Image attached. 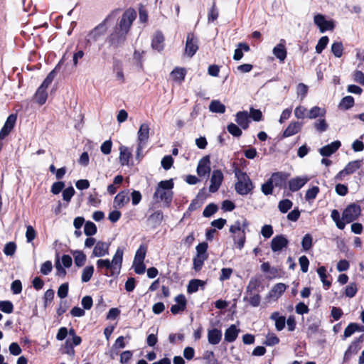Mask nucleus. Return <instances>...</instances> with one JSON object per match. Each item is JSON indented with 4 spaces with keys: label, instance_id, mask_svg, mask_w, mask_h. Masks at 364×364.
<instances>
[{
    "label": "nucleus",
    "instance_id": "nucleus-1",
    "mask_svg": "<svg viewBox=\"0 0 364 364\" xmlns=\"http://www.w3.org/2000/svg\"><path fill=\"white\" fill-rule=\"evenodd\" d=\"M136 18V12L134 9H127L122 14L119 23L114 27L112 32L107 37L106 41L113 49L122 47L127 41L134 21Z\"/></svg>",
    "mask_w": 364,
    "mask_h": 364
},
{
    "label": "nucleus",
    "instance_id": "nucleus-2",
    "mask_svg": "<svg viewBox=\"0 0 364 364\" xmlns=\"http://www.w3.org/2000/svg\"><path fill=\"white\" fill-rule=\"evenodd\" d=\"M123 255V249L118 247L111 261L109 259H99L96 262L97 272L106 277H117L121 272Z\"/></svg>",
    "mask_w": 364,
    "mask_h": 364
},
{
    "label": "nucleus",
    "instance_id": "nucleus-3",
    "mask_svg": "<svg viewBox=\"0 0 364 364\" xmlns=\"http://www.w3.org/2000/svg\"><path fill=\"white\" fill-rule=\"evenodd\" d=\"M235 175L237 178V181L235 184L236 192L241 196H246L251 193L255 186L247 173L236 168Z\"/></svg>",
    "mask_w": 364,
    "mask_h": 364
},
{
    "label": "nucleus",
    "instance_id": "nucleus-4",
    "mask_svg": "<svg viewBox=\"0 0 364 364\" xmlns=\"http://www.w3.org/2000/svg\"><path fill=\"white\" fill-rule=\"evenodd\" d=\"M119 11V9L113 11L100 24H98L89 32L87 36V41L88 43H95L100 40V38L105 34L107 30V28L106 26L107 22L112 18V16L114 14H117Z\"/></svg>",
    "mask_w": 364,
    "mask_h": 364
},
{
    "label": "nucleus",
    "instance_id": "nucleus-5",
    "mask_svg": "<svg viewBox=\"0 0 364 364\" xmlns=\"http://www.w3.org/2000/svg\"><path fill=\"white\" fill-rule=\"evenodd\" d=\"M361 214L360 206L356 203L348 205L343 211L342 218L346 223H350L356 220Z\"/></svg>",
    "mask_w": 364,
    "mask_h": 364
},
{
    "label": "nucleus",
    "instance_id": "nucleus-6",
    "mask_svg": "<svg viewBox=\"0 0 364 364\" xmlns=\"http://www.w3.org/2000/svg\"><path fill=\"white\" fill-rule=\"evenodd\" d=\"M173 197V191H164L159 186L156 187L153 196L156 202L163 201L166 207L171 205Z\"/></svg>",
    "mask_w": 364,
    "mask_h": 364
},
{
    "label": "nucleus",
    "instance_id": "nucleus-7",
    "mask_svg": "<svg viewBox=\"0 0 364 364\" xmlns=\"http://www.w3.org/2000/svg\"><path fill=\"white\" fill-rule=\"evenodd\" d=\"M290 173L284 171H277L272 173L270 179L275 187L279 188H286Z\"/></svg>",
    "mask_w": 364,
    "mask_h": 364
},
{
    "label": "nucleus",
    "instance_id": "nucleus-8",
    "mask_svg": "<svg viewBox=\"0 0 364 364\" xmlns=\"http://www.w3.org/2000/svg\"><path fill=\"white\" fill-rule=\"evenodd\" d=\"M314 23L319 28L321 33H324L326 31H333L335 28V24L332 20H326L325 16L322 14H316L314 18Z\"/></svg>",
    "mask_w": 364,
    "mask_h": 364
},
{
    "label": "nucleus",
    "instance_id": "nucleus-9",
    "mask_svg": "<svg viewBox=\"0 0 364 364\" xmlns=\"http://www.w3.org/2000/svg\"><path fill=\"white\" fill-rule=\"evenodd\" d=\"M149 127L147 124H141L138 131V154L142 152L144 145L149 137Z\"/></svg>",
    "mask_w": 364,
    "mask_h": 364
},
{
    "label": "nucleus",
    "instance_id": "nucleus-10",
    "mask_svg": "<svg viewBox=\"0 0 364 364\" xmlns=\"http://www.w3.org/2000/svg\"><path fill=\"white\" fill-rule=\"evenodd\" d=\"M198 39L194 33H188L186 37L185 52L188 57H193L198 50Z\"/></svg>",
    "mask_w": 364,
    "mask_h": 364
},
{
    "label": "nucleus",
    "instance_id": "nucleus-11",
    "mask_svg": "<svg viewBox=\"0 0 364 364\" xmlns=\"http://www.w3.org/2000/svg\"><path fill=\"white\" fill-rule=\"evenodd\" d=\"M17 119V116L15 114H11L8 117L7 119L0 130V140L4 139L5 137H6L11 130L14 129L16 122Z\"/></svg>",
    "mask_w": 364,
    "mask_h": 364
},
{
    "label": "nucleus",
    "instance_id": "nucleus-12",
    "mask_svg": "<svg viewBox=\"0 0 364 364\" xmlns=\"http://www.w3.org/2000/svg\"><path fill=\"white\" fill-rule=\"evenodd\" d=\"M309 178L307 176H296L291 179H288L287 186L290 191L296 192L300 190L307 182Z\"/></svg>",
    "mask_w": 364,
    "mask_h": 364
},
{
    "label": "nucleus",
    "instance_id": "nucleus-13",
    "mask_svg": "<svg viewBox=\"0 0 364 364\" xmlns=\"http://www.w3.org/2000/svg\"><path fill=\"white\" fill-rule=\"evenodd\" d=\"M223 174L220 170H214L210 178V185L209 186V191L211 193L216 192L220 187L223 181Z\"/></svg>",
    "mask_w": 364,
    "mask_h": 364
},
{
    "label": "nucleus",
    "instance_id": "nucleus-14",
    "mask_svg": "<svg viewBox=\"0 0 364 364\" xmlns=\"http://www.w3.org/2000/svg\"><path fill=\"white\" fill-rule=\"evenodd\" d=\"M210 170V156L206 155L199 161L196 171L198 175L202 177L208 175Z\"/></svg>",
    "mask_w": 364,
    "mask_h": 364
},
{
    "label": "nucleus",
    "instance_id": "nucleus-15",
    "mask_svg": "<svg viewBox=\"0 0 364 364\" xmlns=\"http://www.w3.org/2000/svg\"><path fill=\"white\" fill-rule=\"evenodd\" d=\"M174 301L177 304L172 305L170 309L171 312L173 314L176 315L179 314L180 312L185 311L187 306V300L183 294H180L177 295L174 298Z\"/></svg>",
    "mask_w": 364,
    "mask_h": 364
},
{
    "label": "nucleus",
    "instance_id": "nucleus-16",
    "mask_svg": "<svg viewBox=\"0 0 364 364\" xmlns=\"http://www.w3.org/2000/svg\"><path fill=\"white\" fill-rule=\"evenodd\" d=\"M288 240L283 235H276L271 241V248L273 252L281 251L283 248L287 247Z\"/></svg>",
    "mask_w": 364,
    "mask_h": 364
},
{
    "label": "nucleus",
    "instance_id": "nucleus-17",
    "mask_svg": "<svg viewBox=\"0 0 364 364\" xmlns=\"http://www.w3.org/2000/svg\"><path fill=\"white\" fill-rule=\"evenodd\" d=\"M341 146V143L340 141L336 140L333 141L332 143L323 146L319 149V153L321 156L328 157L331 156L333 154L336 152V151Z\"/></svg>",
    "mask_w": 364,
    "mask_h": 364
},
{
    "label": "nucleus",
    "instance_id": "nucleus-18",
    "mask_svg": "<svg viewBox=\"0 0 364 364\" xmlns=\"http://www.w3.org/2000/svg\"><path fill=\"white\" fill-rule=\"evenodd\" d=\"M262 297L259 292L251 291L247 292L245 290V295L243 297V301L247 302L252 307H257L259 306Z\"/></svg>",
    "mask_w": 364,
    "mask_h": 364
},
{
    "label": "nucleus",
    "instance_id": "nucleus-19",
    "mask_svg": "<svg viewBox=\"0 0 364 364\" xmlns=\"http://www.w3.org/2000/svg\"><path fill=\"white\" fill-rule=\"evenodd\" d=\"M164 41L165 38L163 33L161 31H157L151 41L152 48L159 52L163 50L164 48Z\"/></svg>",
    "mask_w": 364,
    "mask_h": 364
},
{
    "label": "nucleus",
    "instance_id": "nucleus-20",
    "mask_svg": "<svg viewBox=\"0 0 364 364\" xmlns=\"http://www.w3.org/2000/svg\"><path fill=\"white\" fill-rule=\"evenodd\" d=\"M129 196L127 191H120L114 200V207L115 208H121L129 202Z\"/></svg>",
    "mask_w": 364,
    "mask_h": 364
},
{
    "label": "nucleus",
    "instance_id": "nucleus-21",
    "mask_svg": "<svg viewBox=\"0 0 364 364\" xmlns=\"http://www.w3.org/2000/svg\"><path fill=\"white\" fill-rule=\"evenodd\" d=\"M109 243L98 241L94 249L92 254L95 257H103L109 253Z\"/></svg>",
    "mask_w": 364,
    "mask_h": 364
},
{
    "label": "nucleus",
    "instance_id": "nucleus-22",
    "mask_svg": "<svg viewBox=\"0 0 364 364\" xmlns=\"http://www.w3.org/2000/svg\"><path fill=\"white\" fill-rule=\"evenodd\" d=\"M222 331L218 328H212L208 331V341L211 345L218 344L222 339Z\"/></svg>",
    "mask_w": 364,
    "mask_h": 364
},
{
    "label": "nucleus",
    "instance_id": "nucleus-23",
    "mask_svg": "<svg viewBox=\"0 0 364 364\" xmlns=\"http://www.w3.org/2000/svg\"><path fill=\"white\" fill-rule=\"evenodd\" d=\"M301 128V125L298 122H291L282 134V138H287L297 134Z\"/></svg>",
    "mask_w": 364,
    "mask_h": 364
},
{
    "label": "nucleus",
    "instance_id": "nucleus-24",
    "mask_svg": "<svg viewBox=\"0 0 364 364\" xmlns=\"http://www.w3.org/2000/svg\"><path fill=\"white\" fill-rule=\"evenodd\" d=\"M240 330L237 328L236 326L232 324L225 331V341L228 343L234 342L238 336Z\"/></svg>",
    "mask_w": 364,
    "mask_h": 364
},
{
    "label": "nucleus",
    "instance_id": "nucleus-25",
    "mask_svg": "<svg viewBox=\"0 0 364 364\" xmlns=\"http://www.w3.org/2000/svg\"><path fill=\"white\" fill-rule=\"evenodd\" d=\"M236 122L243 129H247L249 127V115L247 112H238L236 114Z\"/></svg>",
    "mask_w": 364,
    "mask_h": 364
},
{
    "label": "nucleus",
    "instance_id": "nucleus-26",
    "mask_svg": "<svg viewBox=\"0 0 364 364\" xmlns=\"http://www.w3.org/2000/svg\"><path fill=\"white\" fill-rule=\"evenodd\" d=\"M119 162L122 166H125L129 164V159L132 156V154L128 147L124 146H121L119 147Z\"/></svg>",
    "mask_w": 364,
    "mask_h": 364
},
{
    "label": "nucleus",
    "instance_id": "nucleus-27",
    "mask_svg": "<svg viewBox=\"0 0 364 364\" xmlns=\"http://www.w3.org/2000/svg\"><path fill=\"white\" fill-rule=\"evenodd\" d=\"M270 319L275 321V328L278 331L284 328L286 318L284 316H279V313L278 311L273 312L270 316Z\"/></svg>",
    "mask_w": 364,
    "mask_h": 364
},
{
    "label": "nucleus",
    "instance_id": "nucleus-28",
    "mask_svg": "<svg viewBox=\"0 0 364 364\" xmlns=\"http://www.w3.org/2000/svg\"><path fill=\"white\" fill-rule=\"evenodd\" d=\"M273 54L278 58L281 63H284L287 55V49L284 44L279 43L272 50Z\"/></svg>",
    "mask_w": 364,
    "mask_h": 364
},
{
    "label": "nucleus",
    "instance_id": "nucleus-29",
    "mask_svg": "<svg viewBox=\"0 0 364 364\" xmlns=\"http://www.w3.org/2000/svg\"><path fill=\"white\" fill-rule=\"evenodd\" d=\"M326 114V109L325 108L314 106L308 112L306 117L313 119H316L317 117H324Z\"/></svg>",
    "mask_w": 364,
    "mask_h": 364
},
{
    "label": "nucleus",
    "instance_id": "nucleus-30",
    "mask_svg": "<svg viewBox=\"0 0 364 364\" xmlns=\"http://www.w3.org/2000/svg\"><path fill=\"white\" fill-rule=\"evenodd\" d=\"M186 75V70L184 68H175L171 73V77L174 82H181L184 80Z\"/></svg>",
    "mask_w": 364,
    "mask_h": 364
},
{
    "label": "nucleus",
    "instance_id": "nucleus-31",
    "mask_svg": "<svg viewBox=\"0 0 364 364\" xmlns=\"http://www.w3.org/2000/svg\"><path fill=\"white\" fill-rule=\"evenodd\" d=\"M232 238L236 247L239 250H242L246 242L245 230H242V231H240V232L233 234Z\"/></svg>",
    "mask_w": 364,
    "mask_h": 364
},
{
    "label": "nucleus",
    "instance_id": "nucleus-32",
    "mask_svg": "<svg viewBox=\"0 0 364 364\" xmlns=\"http://www.w3.org/2000/svg\"><path fill=\"white\" fill-rule=\"evenodd\" d=\"M261 285L262 282L260 278L257 277H252L246 287L247 292L255 291L259 293L261 290H259V288Z\"/></svg>",
    "mask_w": 364,
    "mask_h": 364
},
{
    "label": "nucleus",
    "instance_id": "nucleus-33",
    "mask_svg": "<svg viewBox=\"0 0 364 364\" xmlns=\"http://www.w3.org/2000/svg\"><path fill=\"white\" fill-rule=\"evenodd\" d=\"M205 282L198 279H193L189 281L187 287V292L188 294H193L198 291L200 287H204Z\"/></svg>",
    "mask_w": 364,
    "mask_h": 364
},
{
    "label": "nucleus",
    "instance_id": "nucleus-34",
    "mask_svg": "<svg viewBox=\"0 0 364 364\" xmlns=\"http://www.w3.org/2000/svg\"><path fill=\"white\" fill-rule=\"evenodd\" d=\"M363 331V326H360L357 323H350L348 326L345 328L343 333V339H346L350 336H351L355 331Z\"/></svg>",
    "mask_w": 364,
    "mask_h": 364
},
{
    "label": "nucleus",
    "instance_id": "nucleus-35",
    "mask_svg": "<svg viewBox=\"0 0 364 364\" xmlns=\"http://www.w3.org/2000/svg\"><path fill=\"white\" fill-rule=\"evenodd\" d=\"M363 160H355L350 161L343 168L347 175L354 173L362 166Z\"/></svg>",
    "mask_w": 364,
    "mask_h": 364
},
{
    "label": "nucleus",
    "instance_id": "nucleus-36",
    "mask_svg": "<svg viewBox=\"0 0 364 364\" xmlns=\"http://www.w3.org/2000/svg\"><path fill=\"white\" fill-rule=\"evenodd\" d=\"M354 105V98L350 95H348L341 99L338 107L340 109L347 110L353 107Z\"/></svg>",
    "mask_w": 364,
    "mask_h": 364
},
{
    "label": "nucleus",
    "instance_id": "nucleus-37",
    "mask_svg": "<svg viewBox=\"0 0 364 364\" xmlns=\"http://www.w3.org/2000/svg\"><path fill=\"white\" fill-rule=\"evenodd\" d=\"M250 49L249 45L246 43H239L237 48L235 50L233 59L235 60H240L243 57V50L245 52L249 51Z\"/></svg>",
    "mask_w": 364,
    "mask_h": 364
},
{
    "label": "nucleus",
    "instance_id": "nucleus-38",
    "mask_svg": "<svg viewBox=\"0 0 364 364\" xmlns=\"http://www.w3.org/2000/svg\"><path fill=\"white\" fill-rule=\"evenodd\" d=\"M317 273L323 283L325 289H328L331 286V282L326 279V269L324 266H321L317 269Z\"/></svg>",
    "mask_w": 364,
    "mask_h": 364
},
{
    "label": "nucleus",
    "instance_id": "nucleus-39",
    "mask_svg": "<svg viewBox=\"0 0 364 364\" xmlns=\"http://www.w3.org/2000/svg\"><path fill=\"white\" fill-rule=\"evenodd\" d=\"M287 286L284 283H277L269 291V295L271 296H277L279 297L282 295V294L287 289Z\"/></svg>",
    "mask_w": 364,
    "mask_h": 364
},
{
    "label": "nucleus",
    "instance_id": "nucleus-40",
    "mask_svg": "<svg viewBox=\"0 0 364 364\" xmlns=\"http://www.w3.org/2000/svg\"><path fill=\"white\" fill-rule=\"evenodd\" d=\"M66 55L67 53H64L63 55L62 56L61 59L60 60V61L58 63V64L55 65V67L54 68V69L53 70H51L48 75H47L46 77H48L49 80H53L55 77L56 76L58 72L60 71V70L61 69V67L62 65H63L64 62L66 60V59L68 58H66Z\"/></svg>",
    "mask_w": 364,
    "mask_h": 364
},
{
    "label": "nucleus",
    "instance_id": "nucleus-41",
    "mask_svg": "<svg viewBox=\"0 0 364 364\" xmlns=\"http://www.w3.org/2000/svg\"><path fill=\"white\" fill-rule=\"evenodd\" d=\"M47 98H48L47 91L38 87L35 95H34V99H35L36 102L38 105H43L46 103Z\"/></svg>",
    "mask_w": 364,
    "mask_h": 364
},
{
    "label": "nucleus",
    "instance_id": "nucleus-42",
    "mask_svg": "<svg viewBox=\"0 0 364 364\" xmlns=\"http://www.w3.org/2000/svg\"><path fill=\"white\" fill-rule=\"evenodd\" d=\"M212 112L223 114L225 112V106L219 100H213L209 106Z\"/></svg>",
    "mask_w": 364,
    "mask_h": 364
},
{
    "label": "nucleus",
    "instance_id": "nucleus-43",
    "mask_svg": "<svg viewBox=\"0 0 364 364\" xmlns=\"http://www.w3.org/2000/svg\"><path fill=\"white\" fill-rule=\"evenodd\" d=\"M331 216L338 229L343 230L345 228L346 223L343 218L341 219L340 213L337 210H333Z\"/></svg>",
    "mask_w": 364,
    "mask_h": 364
},
{
    "label": "nucleus",
    "instance_id": "nucleus-44",
    "mask_svg": "<svg viewBox=\"0 0 364 364\" xmlns=\"http://www.w3.org/2000/svg\"><path fill=\"white\" fill-rule=\"evenodd\" d=\"M164 219L163 212L157 210L149 215L148 220L151 221L154 227L159 225Z\"/></svg>",
    "mask_w": 364,
    "mask_h": 364
},
{
    "label": "nucleus",
    "instance_id": "nucleus-45",
    "mask_svg": "<svg viewBox=\"0 0 364 364\" xmlns=\"http://www.w3.org/2000/svg\"><path fill=\"white\" fill-rule=\"evenodd\" d=\"M94 273V267L92 265L86 266L82 272L81 279L82 282H88Z\"/></svg>",
    "mask_w": 364,
    "mask_h": 364
},
{
    "label": "nucleus",
    "instance_id": "nucleus-46",
    "mask_svg": "<svg viewBox=\"0 0 364 364\" xmlns=\"http://www.w3.org/2000/svg\"><path fill=\"white\" fill-rule=\"evenodd\" d=\"M314 127L319 133L326 132L328 128V124L324 117H321L314 123Z\"/></svg>",
    "mask_w": 364,
    "mask_h": 364
},
{
    "label": "nucleus",
    "instance_id": "nucleus-47",
    "mask_svg": "<svg viewBox=\"0 0 364 364\" xmlns=\"http://www.w3.org/2000/svg\"><path fill=\"white\" fill-rule=\"evenodd\" d=\"M147 252V247L144 245H141L136 252L134 261L144 262Z\"/></svg>",
    "mask_w": 364,
    "mask_h": 364
},
{
    "label": "nucleus",
    "instance_id": "nucleus-48",
    "mask_svg": "<svg viewBox=\"0 0 364 364\" xmlns=\"http://www.w3.org/2000/svg\"><path fill=\"white\" fill-rule=\"evenodd\" d=\"M97 228L96 225L91 222L87 221L84 227V232L87 236H92L97 233Z\"/></svg>",
    "mask_w": 364,
    "mask_h": 364
},
{
    "label": "nucleus",
    "instance_id": "nucleus-49",
    "mask_svg": "<svg viewBox=\"0 0 364 364\" xmlns=\"http://www.w3.org/2000/svg\"><path fill=\"white\" fill-rule=\"evenodd\" d=\"M301 246L303 250L305 252L309 251L313 246V238L310 234H306L301 240Z\"/></svg>",
    "mask_w": 364,
    "mask_h": 364
},
{
    "label": "nucleus",
    "instance_id": "nucleus-50",
    "mask_svg": "<svg viewBox=\"0 0 364 364\" xmlns=\"http://www.w3.org/2000/svg\"><path fill=\"white\" fill-rule=\"evenodd\" d=\"M293 203L289 199H284L279 202L278 208L281 213H286L291 208Z\"/></svg>",
    "mask_w": 364,
    "mask_h": 364
},
{
    "label": "nucleus",
    "instance_id": "nucleus-51",
    "mask_svg": "<svg viewBox=\"0 0 364 364\" xmlns=\"http://www.w3.org/2000/svg\"><path fill=\"white\" fill-rule=\"evenodd\" d=\"M331 52L336 58H341L343 53V46L341 42H334L331 45Z\"/></svg>",
    "mask_w": 364,
    "mask_h": 364
},
{
    "label": "nucleus",
    "instance_id": "nucleus-52",
    "mask_svg": "<svg viewBox=\"0 0 364 364\" xmlns=\"http://www.w3.org/2000/svg\"><path fill=\"white\" fill-rule=\"evenodd\" d=\"M74 260L77 267H82L86 261V255L82 251H76L74 254Z\"/></svg>",
    "mask_w": 364,
    "mask_h": 364
},
{
    "label": "nucleus",
    "instance_id": "nucleus-53",
    "mask_svg": "<svg viewBox=\"0 0 364 364\" xmlns=\"http://www.w3.org/2000/svg\"><path fill=\"white\" fill-rule=\"evenodd\" d=\"M274 187H275V186L269 178L264 183H263L262 185L261 190H262V192L265 196H269V195H272L273 193Z\"/></svg>",
    "mask_w": 364,
    "mask_h": 364
},
{
    "label": "nucleus",
    "instance_id": "nucleus-54",
    "mask_svg": "<svg viewBox=\"0 0 364 364\" xmlns=\"http://www.w3.org/2000/svg\"><path fill=\"white\" fill-rule=\"evenodd\" d=\"M114 69L115 70H117V73H116L117 79L120 81V83H124L125 81V78H124L122 64L119 60H117L114 63Z\"/></svg>",
    "mask_w": 364,
    "mask_h": 364
},
{
    "label": "nucleus",
    "instance_id": "nucleus-55",
    "mask_svg": "<svg viewBox=\"0 0 364 364\" xmlns=\"http://www.w3.org/2000/svg\"><path fill=\"white\" fill-rule=\"evenodd\" d=\"M329 41L328 36H322L318 41L316 46V52L318 54L321 53L322 51L326 48Z\"/></svg>",
    "mask_w": 364,
    "mask_h": 364
},
{
    "label": "nucleus",
    "instance_id": "nucleus-56",
    "mask_svg": "<svg viewBox=\"0 0 364 364\" xmlns=\"http://www.w3.org/2000/svg\"><path fill=\"white\" fill-rule=\"evenodd\" d=\"M218 210V207L215 203L208 204L203 212V215L205 218H209L215 214Z\"/></svg>",
    "mask_w": 364,
    "mask_h": 364
},
{
    "label": "nucleus",
    "instance_id": "nucleus-57",
    "mask_svg": "<svg viewBox=\"0 0 364 364\" xmlns=\"http://www.w3.org/2000/svg\"><path fill=\"white\" fill-rule=\"evenodd\" d=\"M0 310L5 314H11L14 311V304L10 301H1Z\"/></svg>",
    "mask_w": 364,
    "mask_h": 364
},
{
    "label": "nucleus",
    "instance_id": "nucleus-58",
    "mask_svg": "<svg viewBox=\"0 0 364 364\" xmlns=\"http://www.w3.org/2000/svg\"><path fill=\"white\" fill-rule=\"evenodd\" d=\"M357 291L358 288L356 283L352 282L346 287L345 295L347 297L352 298L355 296Z\"/></svg>",
    "mask_w": 364,
    "mask_h": 364
},
{
    "label": "nucleus",
    "instance_id": "nucleus-59",
    "mask_svg": "<svg viewBox=\"0 0 364 364\" xmlns=\"http://www.w3.org/2000/svg\"><path fill=\"white\" fill-rule=\"evenodd\" d=\"M319 188L318 186H313L311 188H309L305 194V199L307 201H310L311 200H314L316 198V196L319 193Z\"/></svg>",
    "mask_w": 364,
    "mask_h": 364
},
{
    "label": "nucleus",
    "instance_id": "nucleus-60",
    "mask_svg": "<svg viewBox=\"0 0 364 364\" xmlns=\"http://www.w3.org/2000/svg\"><path fill=\"white\" fill-rule=\"evenodd\" d=\"M360 347L356 342H352L345 352V358H348L352 354H356L360 350Z\"/></svg>",
    "mask_w": 364,
    "mask_h": 364
},
{
    "label": "nucleus",
    "instance_id": "nucleus-61",
    "mask_svg": "<svg viewBox=\"0 0 364 364\" xmlns=\"http://www.w3.org/2000/svg\"><path fill=\"white\" fill-rule=\"evenodd\" d=\"M279 343V338L274 333H269L266 336V340L264 341V344L267 346H272Z\"/></svg>",
    "mask_w": 364,
    "mask_h": 364
},
{
    "label": "nucleus",
    "instance_id": "nucleus-62",
    "mask_svg": "<svg viewBox=\"0 0 364 364\" xmlns=\"http://www.w3.org/2000/svg\"><path fill=\"white\" fill-rule=\"evenodd\" d=\"M208 245L206 242H200L196 247V254L208 257Z\"/></svg>",
    "mask_w": 364,
    "mask_h": 364
},
{
    "label": "nucleus",
    "instance_id": "nucleus-63",
    "mask_svg": "<svg viewBox=\"0 0 364 364\" xmlns=\"http://www.w3.org/2000/svg\"><path fill=\"white\" fill-rule=\"evenodd\" d=\"M16 244L14 242L6 243L4 248V253L7 256H13L16 250Z\"/></svg>",
    "mask_w": 364,
    "mask_h": 364
},
{
    "label": "nucleus",
    "instance_id": "nucleus-64",
    "mask_svg": "<svg viewBox=\"0 0 364 364\" xmlns=\"http://www.w3.org/2000/svg\"><path fill=\"white\" fill-rule=\"evenodd\" d=\"M227 129L230 134L233 136L239 137L242 135V130L234 123H230L228 125Z\"/></svg>",
    "mask_w": 364,
    "mask_h": 364
}]
</instances>
